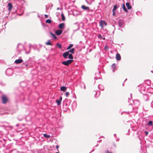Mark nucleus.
Returning a JSON list of instances; mask_svg holds the SVG:
<instances>
[{"mask_svg":"<svg viewBox=\"0 0 153 153\" xmlns=\"http://www.w3.org/2000/svg\"><path fill=\"white\" fill-rule=\"evenodd\" d=\"M128 102H129V100H128Z\"/></svg>","mask_w":153,"mask_h":153,"instance_id":"55","label":"nucleus"},{"mask_svg":"<svg viewBox=\"0 0 153 153\" xmlns=\"http://www.w3.org/2000/svg\"><path fill=\"white\" fill-rule=\"evenodd\" d=\"M56 45L58 46L59 48L60 49H61V47H62V46H61V45L60 44H59V43H57L56 44Z\"/></svg>","mask_w":153,"mask_h":153,"instance_id":"31","label":"nucleus"},{"mask_svg":"<svg viewBox=\"0 0 153 153\" xmlns=\"http://www.w3.org/2000/svg\"><path fill=\"white\" fill-rule=\"evenodd\" d=\"M69 55L68 52L66 51L63 53L62 56L65 59H67L68 57V56Z\"/></svg>","mask_w":153,"mask_h":153,"instance_id":"8","label":"nucleus"},{"mask_svg":"<svg viewBox=\"0 0 153 153\" xmlns=\"http://www.w3.org/2000/svg\"><path fill=\"white\" fill-rule=\"evenodd\" d=\"M112 12H113V14H112L113 16H116V14H115V11H112Z\"/></svg>","mask_w":153,"mask_h":153,"instance_id":"32","label":"nucleus"},{"mask_svg":"<svg viewBox=\"0 0 153 153\" xmlns=\"http://www.w3.org/2000/svg\"><path fill=\"white\" fill-rule=\"evenodd\" d=\"M147 125L148 126H153V123L152 121H149L148 123H147Z\"/></svg>","mask_w":153,"mask_h":153,"instance_id":"19","label":"nucleus"},{"mask_svg":"<svg viewBox=\"0 0 153 153\" xmlns=\"http://www.w3.org/2000/svg\"><path fill=\"white\" fill-rule=\"evenodd\" d=\"M19 126V125H18V124H17V125H16V126Z\"/></svg>","mask_w":153,"mask_h":153,"instance_id":"48","label":"nucleus"},{"mask_svg":"<svg viewBox=\"0 0 153 153\" xmlns=\"http://www.w3.org/2000/svg\"><path fill=\"white\" fill-rule=\"evenodd\" d=\"M56 153H59L58 152H56Z\"/></svg>","mask_w":153,"mask_h":153,"instance_id":"57","label":"nucleus"},{"mask_svg":"<svg viewBox=\"0 0 153 153\" xmlns=\"http://www.w3.org/2000/svg\"><path fill=\"white\" fill-rule=\"evenodd\" d=\"M8 100V99L5 95H3L1 97V101L3 104H5Z\"/></svg>","mask_w":153,"mask_h":153,"instance_id":"4","label":"nucleus"},{"mask_svg":"<svg viewBox=\"0 0 153 153\" xmlns=\"http://www.w3.org/2000/svg\"><path fill=\"white\" fill-rule=\"evenodd\" d=\"M50 34L53 37V38L54 39H57V38L54 34H53L51 32H50Z\"/></svg>","mask_w":153,"mask_h":153,"instance_id":"21","label":"nucleus"},{"mask_svg":"<svg viewBox=\"0 0 153 153\" xmlns=\"http://www.w3.org/2000/svg\"><path fill=\"white\" fill-rule=\"evenodd\" d=\"M62 98L61 96L59 98V100H58L60 102H61V101L62 100Z\"/></svg>","mask_w":153,"mask_h":153,"instance_id":"35","label":"nucleus"},{"mask_svg":"<svg viewBox=\"0 0 153 153\" xmlns=\"http://www.w3.org/2000/svg\"><path fill=\"white\" fill-rule=\"evenodd\" d=\"M43 136L45 138H48L50 137V135H48L46 134H43Z\"/></svg>","mask_w":153,"mask_h":153,"instance_id":"24","label":"nucleus"},{"mask_svg":"<svg viewBox=\"0 0 153 153\" xmlns=\"http://www.w3.org/2000/svg\"><path fill=\"white\" fill-rule=\"evenodd\" d=\"M122 8L123 10L125 11V12L126 13H128V10L126 8L125 5L124 4H123Z\"/></svg>","mask_w":153,"mask_h":153,"instance_id":"16","label":"nucleus"},{"mask_svg":"<svg viewBox=\"0 0 153 153\" xmlns=\"http://www.w3.org/2000/svg\"><path fill=\"white\" fill-rule=\"evenodd\" d=\"M105 153H112L111 152H109V151L107 150V151H105Z\"/></svg>","mask_w":153,"mask_h":153,"instance_id":"37","label":"nucleus"},{"mask_svg":"<svg viewBox=\"0 0 153 153\" xmlns=\"http://www.w3.org/2000/svg\"><path fill=\"white\" fill-rule=\"evenodd\" d=\"M72 59H69L66 61H64L62 62V63L65 65L68 66L73 62Z\"/></svg>","mask_w":153,"mask_h":153,"instance_id":"2","label":"nucleus"},{"mask_svg":"<svg viewBox=\"0 0 153 153\" xmlns=\"http://www.w3.org/2000/svg\"><path fill=\"white\" fill-rule=\"evenodd\" d=\"M144 97H146L147 96L146 95H144Z\"/></svg>","mask_w":153,"mask_h":153,"instance_id":"46","label":"nucleus"},{"mask_svg":"<svg viewBox=\"0 0 153 153\" xmlns=\"http://www.w3.org/2000/svg\"><path fill=\"white\" fill-rule=\"evenodd\" d=\"M59 147V146H58V145H57L56 146V148H57V149H58Z\"/></svg>","mask_w":153,"mask_h":153,"instance_id":"42","label":"nucleus"},{"mask_svg":"<svg viewBox=\"0 0 153 153\" xmlns=\"http://www.w3.org/2000/svg\"><path fill=\"white\" fill-rule=\"evenodd\" d=\"M20 85L22 87H24L26 85V83L25 82H22L20 83Z\"/></svg>","mask_w":153,"mask_h":153,"instance_id":"17","label":"nucleus"},{"mask_svg":"<svg viewBox=\"0 0 153 153\" xmlns=\"http://www.w3.org/2000/svg\"><path fill=\"white\" fill-rule=\"evenodd\" d=\"M62 8H59V7H57V10H62Z\"/></svg>","mask_w":153,"mask_h":153,"instance_id":"40","label":"nucleus"},{"mask_svg":"<svg viewBox=\"0 0 153 153\" xmlns=\"http://www.w3.org/2000/svg\"><path fill=\"white\" fill-rule=\"evenodd\" d=\"M18 120H19L20 121H21V120H22V119L20 120V119H18Z\"/></svg>","mask_w":153,"mask_h":153,"instance_id":"49","label":"nucleus"},{"mask_svg":"<svg viewBox=\"0 0 153 153\" xmlns=\"http://www.w3.org/2000/svg\"><path fill=\"white\" fill-rule=\"evenodd\" d=\"M56 102L58 105H59L61 104V102H60L58 100H56Z\"/></svg>","mask_w":153,"mask_h":153,"instance_id":"30","label":"nucleus"},{"mask_svg":"<svg viewBox=\"0 0 153 153\" xmlns=\"http://www.w3.org/2000/svg\"><path fill=\"white\" fill-rule=\"evenodd\" d=\"M138 102V101L137 100H135V101H133V102L134 103V102Z\"/></svg>","mask_w":153,"mask_h":153,"instance_id":"44","label":"nucleus"},{"mask_svg":"<svg viewBox=\"0 0 153 153\" xmlns=\"http://www.w3.org/2000/svg\"><path fill=\"white\" fill-rule=\"evenodd\" d=\"M73 46V44H69V46L67 47V49L68 50L70 49L71 48H72Z\"/></svg>","mask_w":153,"mask_h":153,"instance_id":"28","label":"nucleus"},{"mask_svg":"<svg viewBox=\"0 0 153 153\" xmlns=\"http://www.w3.org/2000/svg\"><path fill=\"white\" fill-rule=\"evenodd\" d=\"M102 39L103 40H105V37H103V38H102Z\"/></svg>","mask_w":153,"mask_h":153,"instance_id":"43","label":"nucleus"},{"mask_svg":"<svg viewBox=\"0 0 153 153\" xmlns=\"http://www.w3.org/2000/svg\"><path fill=\"white\" fill-rule=\"evenodd\" d=\"M117 5H114V8L112 10V11H115L117 9Z\"/></svg>","mask_w":153,"mask_h":153,"instance_id":"29","label":"nucleus"},{"mask_svg":"<svg viewBox=\"0 0 153 153\" xmlns=\"http://www.w3.org/2000/svg\"><path fill=\"white\" fill-rule=\"evenodd\" d=\"M23 60L22 59H16L15 61V62L16 64H19L23 62Z\"/></svg>","mask_w":153,"mask_h":153,"instance_id":"10","label":"nucleus"},{"mask_svg":"<svg viewBox=\"0 0 153 153\" xmlns=\"http://www.w3.org/2000/svg\"><path fill=\"white\" fill-rule=\"evenodd\" d=\"M111 68L112 69L113 72H114L116 68V65L115 63L111 65Z\"/></svg>","mask_w":153,"mask_h":153,"instance_id":"13","label":"nucleus"},{"mask_svg":"<svg viewBox=\"0 0 153 153\" xmlns=\"http://www.w3.org/2000/svg\"><path fill=\"white\" fill-rule=\"evenodd\" d=\"M116 58L117 60L118 61L120 60L121 59L120 55L119 53H117L116 54Z\"/></svg>","mask_w":153,"mask_h":153,"instance_id":"11","label":"nucleus"},{"mask_svg":"<svg viewBox=\"0 0 153 153\" xmlns=\"http://www.w3.org/2000/svg\"><path fill=\"white\" fill-rule=\"evenodd\" d=\"M139 91L142 94H144L145 91V88L144 86L140 87L139 89Z\"/></svg>","mask_w":153,"mask_h":153,"instance_id":"6","label":"nucleus"},{"mask_svg":"<svg viewBox=\"0 0 153 153\" xmlns=\"http://www.w3.org/2000/svg\"><path fill=\"white\" fill-rule=\"evenodd\" d=\"M60 90L63 91H65L66 90V88L64 86H61L60 87Z\"/></svg>","mask_w":153,"mask_h":153,"instance_id":"18","label":"nucleus"},{"mask_svg":"<svg viewBox=\"0 0 153 153\" xmlns=\"http://www.w3.org/2000/svg\"><path fill=\"white\" fill-rule=\"evenodd\" d=\"M118 26L120 28H123L125 26L124 21L121 19L119 20L118 22Z\"/></svg>","mask_w":153,"mask_h":153,"instance_id":"3","label":"nucleus"},{"mask_svg":"<svg viewBox=\"0 0 153 153\" xmlns=\"http://www.w3.org/2000/svg\"><path fill=\"white\" fill-rule=\"evenodd\" d=\"M119 140V138H117V140H116V141H118Z\"/></svg>","mask_w":153,"mask_h":153,"instance_id":"45","label":"nucleus"},{"mask_svg":"<svg viewBox=\"0 0 153 153\" xmlns=\"http://www.w3.org/2000/svg\"><path fill=\"white\" fill-rule=\"evenodd\" d=\"M114 136H116V134H114Z\"/></svg>","mask_w":153,"mask_h":153,"instance_id":"47","label":"nucleus"},{"mask_svg":"<svg viewBox=\"0 0 153 153\" xmlns=\"http://www.w3.org/2000/svg\"><path fill=\"white\" fill-rule=\"evenodd\" d=\"M144 132L145 133L146 135V136L149 133L148 132L146 131H145Z\"/></svg>","mask_w":153,"mask_h":153,"instance_id":"36","label":"nucleus"},{"mask_svg":"<svg viewBox=\"0 0 153 153\" xmlns=\"http://www.w3.org/2000/svg\"><path fill=\"white\" fill-rule=\"evenodd\" d=\"M98 38H99L102 39V36L100 34H99L98 36Z\"/></svg>","mask_w":153,"mask_h":153,"instance_id":"33","label":"nucleus"},{"mask_svg":"<svg viewBox=\"0 0 153 153\" xmlns=\"http://www.w3.org/2000/svg\"><path fill=\"white\" fill-rule=\"evenodd\" d=\"M46 22L48 24H51V20L50 19H48L46 20Z\"/></svg>","mask_w":153,"mask_h":153,"instance_id":"26","label":"nucleus"},{"mask_svg":"<svg viewBox=\"0 0 153 153\" xmlns=\"http://www.w3.org/2000/svg\"><path fill=\"white\" fill-rule=\"evenodd\" d=\"M81 8L84 10H87L88 11L89 10V8L88 7H86L84 5H83L82 6Z\"/></svg>","mask_w":153,"mask_h":153,"instance_id":"12","label":"nucleus"},{"mask_svg":"<svg viewBox=\"0 0 153 153\" xmlns=\"http://www.w3.org/2000/svg\"><path fill=\"white\" fill-rule=\"evenodd\" d=\"M74 48H73L69 50L68 52V53L70 52L71 53H74Z\"/></svg>","mask_w":153,"mask_h":153,"instance_id":"20","label":"nucleus"},{"mask_svg":"<svg viewBox=\"0 0 153 153\" xmlns=\"http://www.w3.org/2000/svg\"><path fill=\"white\" fill-rule=\"evenodd\" d=\"M98 145V144L96 146H97Z\"/></svg>","mask_w":153,"mask_h":153,"instance_id":"56","label":"nucleus"},{"mask_svg":"<svg viewBox=\"0 0 153 153\" xmlns=\"http://www.w3.org/2000/svg\"><path fill=\"white\" fill-rule=\"evenodd\" d=\"M126 5L127 7V8L128 10H130L132 8L131 6L130 5V3L129 2H127L126 3Z\"/></svg>","mask_w":153,"mask_h":153,"instance_id":"14","label":"nucleus"},{"mask_svg":"<svg viewBox=\"0 0 153 153\" xmlns=\"http://www.w3.org/2000/svg\"><path fill=\"white\" fill-rule=\"evenodd\" d=\"M6 74L9 76H12L13 73V70L11 68H8L6 70L5 72Z\"/></svg>","mask_w":153,"mask_h":153,"instance_id":"1","label":"nucleus"},{"mask_svg":"<svg viewBox=\"0 0 153 153\" xmlns=\"http://www.w3.org/2000/svg\"><path fill=\"white\" fill-rule=\"evenodd\" d=\"M102 85H98V88H99V89H100V90H103L104 89V88L103 87H102V88H100V87H102Z\"/></svg>","mask_w":153,"mask_h":153,"instance_id":"25","label":"nucleus"},{"mask_svg":"<svg viewBox=\"0 0 153 153\" xmlns=\"http://www.w3.org/2000/svg\"><path fill=\"white\" fill-rule=\"evenodd\" d=\"M85 85H84V88L85 89Z\"/></svg>","mask_w":153,"mask_h":153,"instance_id":"50","label":"nucleus"},{"mask_svg":"<svg viewBox=\"0 0 153 153\" xmlns=\"http://www.w3.org/2000/svg\"><path fill=\"white\" fill-rule=\"evenodd\" d=\"M123 112H122V113H121V115H122V114H123Z\"/></svg>","mask_w":153,"mask_h":153,"instance_id":"52","label":"nucleus"},{"mask_svg":"<svg viewBox=\"0 0 153 153\" xmlns=\"http://www.w3.org/2000/svg\"><path fill=\"white\" fill-rule=\"evenodd\" d=\"M57 14H59V13H56V15H57Z\"/></svg>","mask_w":153,"mask_h":153,"instance_id":"53","label":"nucleus"},{"mask_svg":"<svg viewBox=\"0 0 153 153\" xmlns=\"http://www.w3.org/2000/svg\"><path fill=\"white\" fill-rule=\"evenodd\" d=\"M65 27V24L64 23L60 24L58 25V27L60 29H64Z\"/></svg>","mask_w":153,"mask_h":153,"instance_id":"9","label":"nucleus"},{"mask_svg":"<svg viewBox=\"0 0 153 153\" xmlns=\"http://www.w3.org/2000/svg\"><path fill=\"white\" fill-rule=\"evenodd\" d=\"M19 153H23L22 152H19Z\"/></svg>","mask_w":153,"mask_h":153,"instance_id":"54","label":"nucleus"},{"mask_svg":"<svg viewBox=\"0 0 153 153\" xmlns=\"http://www.w3.org/2000/svg\"><path fill=\"white\" fill-rule=\"evenodd\" d=\"M57 36H59L62 32V30H57L55 32Z\"/></svg>","mask_w":153,"mask_h":153,"instance_id":"7","label":"nucleus"},{"mask_svg":"<svg viewBox=\"0 0 153 153\" xmlns=\"http://www.w3.org/2000/svg\"><path fill=\"white\" fill-rule=\"evenodd\" d=\"M68 58L71 59H73V56L71 54H69V55H68Z\"/></svg>","mask_w":153,"mask_h":153,"instance_id":"23","label":"nucleus"},{"mask_svg":"<svg viewBox=\"0 0 153 153\" xmlns=\"http://www.w3.org/2000/svg\"><path fill=\"white\" fill-rule=\"evenodd\" d=\"M8 10H11V9L12 8L13 5L11 3H9L8 4Z\"/></svg>","mask_w":153,"mask_h":153,"instance_id":"15","label":"nucleus"},{"mask_svg":"<svg viewBox=\"0 0 153 153\" xmlns=\"http://www.w3.org/2000/svg\"><path fill=\"white\" fill-rule=\"evenodd\" d=\"M152 106L153 108V101H152L151 103Z\"/></svg>","mask_w":153,"mask_h":153,"instance_id":"41","label":"nucleus"},{"mask_svg":"<svg viewBox=\"0 0 153 153\" xmlns=\"http://www.w3.org/2000/svg\"><path fill=\"white\" fill-rule=\"evenodd\" d=\"M62 19V21H64L65 20V17L63 13H61Z\"/></svg>","mask_w":153,"mask_h":153,"instance_id":"22","label":"nucleus"},{"mask_svg":"<svg viewBox=\"0 0 153 153\" xmlns=\"http://www.w3.org/2000/svg\"><path fill=\"white\" fill-rule=\"evenodd\" d=\"M121 31H122L123 30L122 29H119Z\"/></svg>","mask_w":153,"mask_h":153,"instance_id":"51","label":"nucleus"},{"mask_svg":"<svg viewBox=\"0 0 153 153\" xmlns=\"http://www.w3.org/2000/svg\"><path fill=\"white\" fill-rule=\"evenodd\" d=\"M65 95H66V97H68V95H69V92H66L65 93Z\"/></svg>","mask_w":153,"mask_h":153,"instance_id":"34","label":"nucleus"},{"mask_svg":"<svg viewBox=\"0 0 153 153\" xmlns=\"http://www.w3.org/2000/svg\"><path fill=\"white\" fill-rule=\"evenodd\" d=\"M46 45H52L51 43L50 42V41L48 40V42L45 43Z\"/></svg>","mask_w":153,"mask_h":153,"instance_id":"27","label":"nucleus"},{"mask_svg":"<svg viewBox=\"0 0 153 153\" xmlns=\"http://www.w3.org/2000/svg\"><path fill=\"white\" fill-rule=\"evenodd\" d=\"M104 25L106 26L107 25V23L104 20H101L100 22V26L103 28L104 27Z\"/></svg>","mask_w":153,"mask_h":153,"instance_id":"5","label":"nucleus"},{"mask_svg":"<svg viewBox=\"0 0 153 153\" xmlns=\"http://www.w3.org/2000/svg\"><path fill=\"white\" fill-rule=\"evenodd\" d=\"M45 17L46 18H47L48 17V16L47 15L45 14Z\"/></svg>","mask_w":153,"mask_h":153,"instance_id":"39","label":"nucleus"},{"mask_svg":"<svg viewBox=\"0 0 153 153\" xmlns=\"http://www.w3.org/2000/svg\"><path fill=\"white\" fill-rule=\"evenodd\" d=\"M24 65L26 67L28 65L26 63H24Z\"/></svg>","mask_w":153,"mask_h":153,"instance_id":"38","label":"nucleus"}]
</instances>
